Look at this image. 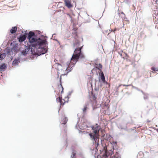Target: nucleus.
<instances>
[{"label": "nucleus", "mask_w": 158, "mask_h": 158, "mask_svg": "<svg viewBox=\"0 0 158 158\" xmlns=\"http://www.w3.org/2000/svg\"><path fill=\"white\" fill-rule=\"evenodd\" d=\"M74 65L73 63H71V62L70 63L67 62L62 63L61 64L56 63L54 64V66L55 68L57 70V73L60 74V84L58 85V88L55 90L56 93L59 94L63 93L64 89L62 84L61 77L63 75L67 74L71 70L70 69Z\"/></svg>", "instance_id": "f257e3e1"}, {"label": "nucleus", "mask_w": 158, "mask_h": 158, "mask_svg": "<svg viewBox=\"0 0 158 158\" xmlns=\"http://www.w3.org/2000/svg\"><path fill=\"white\" fill-rule=\"evenodd\" d=\"M73 45L74 47H77V48L74 50L73 54L71 58V63H73V64L74 65L78 60L79 58H84V55L81 52V49L83 46L79 47L80 44L79 40H76Z\"/></svg>", "instance_id": "f03ea898"}, {"label": "nucleus", "mask_w": 158, "mask_h": 158, "mask_svg": "<svg viewBox=\"0 0 158 158\" xmlns=\"http://www.w3.org/2000/svg\"><path fill=\"white\" fill-rule=\"evenodd\" d=\"M92 129L94 131L93 132L90 133L89 135L91 140L93 141L95 145V146L97 147L99 144V133L100 128L97 124L95 126L92 127Z\"/></svg>", "instance_id": "7ed1b4c3"}, {"label": "nucleus", "mask_w": 158, "mask_h": 158, "mask_svg": "<svg viewBox=\"0 0 158 158\" xmlns=\"http://www.w3.org/2000/svg\"><path fill=\"white\" fill-rule=\"evenodd\" d=\"M29 42L32 44L33 47H36L38 45L41 46L45 44L46 40H42L40 38L37 39L36 37L34 36L28 39Z\"/></svg>", "instance_id": "20e7f679"}, {"label": "nucleus", "mask_w": 158, "mask_h": 158, "mask_svg": "<svg viewBox=\"0 0 158 158\" xmlns=\"http://www.w3.org/2000/svg\"><path fill=\"white\" fill-rule=\"evenodd\" d=\"M69 99L68 96L65 97L63 98L61 96H59V97L56 98V101L60 103V105L61 106L67 103L69 101Z\"/></svg>", "instance_id": "39448f33"}, {"label": "nucleus", "mask_w": 158, "mask_h": 158, "mask_svg": "<svg viewBox=\"0 0 158 158\" xmlns=\"http://www.w3.org/2000/svg\"><path fill=\"white\" fill-rule=\"evenodd\" d=\"M64 2L65 6L69 8H70L72 7V5L71 3L70 0H64Z\"/></svg>", "instance_id": "423d86ee"}, {"label": "nucleus", "mask_w": 158, "mask_h": 158, "mask_svg": "<svg viewBox=\"0 0 158 158\" xmlns=\"http://www.w3.org/2000/svg\"><path fill=\"white\" fill-rule=\"evenodd\" d=\"M107 154V152L106 151L105 154L103 155L102 157L100 155H98L97 156V158H108L109 157L110 158V156H109V155H108Z\"/></svg>", "instance_id": "0eeeda50"}, {"label": "nucleus", "mask_w": 158, "mask_h": 158, "mask_svg": "<svg viewBox=\"0 0 158 158\" xmlns=\"http://www.w3.org/2000/svg\"><path fill=\"white\" fill-rule=\"evenodd\" d=\"M40 47L39 48H38V51H41L40 54H44L46 52H47V50L46 48H40Z\"/></svg>", "instance_id": "6e6552de"}, {"label": "nucleus", "mask_w": 158, "mask_h": 158, "mask_svg": "<svg viewBox=\"0 0 158 158\" xmlns=\"http://www.w3.org/2000/svg\"><path fill=\"white\" fill-rule=\"evenodd\" d=\"M27 37V36L26 35H23L20 36L19 38V42H22L24 41Z\"/></svg>", "instance_id": "1a4fd4ad"}, {"label": "nucleus", "mask_w": 158, "mask_h": 158, "mask_svg": "<svg viewBox=\"0 0 158 158\" xmlns=\"http://www.w3.org/2000/svg\"><path fill=\"white\" fill-rule=\"evenodd\" d=\"M6 68V65L3 63L0 65V70L1 71H4Z\"/></svg>", "instance_id": "9d476101"}, {"label": "nucleus", "mask_w": 158, "mask_h": 158, "mask_svg": "<svg viewBox=\"0 0 158 158\" xmlns=\"http://www.w3.org/2000/svg\"><path fill=\"white\" fill-rule=\"evenodd\" d=\"M17 30V27H13L10 30V32L11 34L15 33Z\"/></svg>", "instance_id": "9b49d317"}, {"label": "nucleus", "mask_w": 158, "mask_h": 158, "mask_svg": "<svg viewBox=\"0 0 158 158\" xmlns=\"http://www.w3.org/2000/svg\"><path fill=\"white\" fill-rule=\"evenodd\" d=\"M90 100L91 101H94L95 102H96V98L95 97V96L93 94H92L91 95L90 97Z\"/></svg>", "instance_id": "f8f14e48"}, {"label": "nucleus", "mask_w": 158, "mask_h": 158, "mask_svg": "<svg viewBox=\"0 0 158 158\" xmlns=\"http://www.w3.org/2000/svg\"><path fill=\"white\" fill-rule=\"evenodd\" d=\"M34 36L35 33L34 32L32 31H30L28 34L27 38L29 39V38L33 37Z\"/></svg>", "instance_id": "ddd939ff"}, {"label": "nucleus", "mask_w": 158, "mask_h": 158, "mask_svg": "<svg viewBox=\"0 0 158 158\" xmlns=\"http://www.w3.org/2000/svg\"><path fill=\"white\" fill-rule=\"evenodd\" d=\"M96 65L97 66L95 67L94 69H93L92 70H94V69H97L100 70L102 68V66L101 64H96Z\"/></svg>", "instance_id": "4468645a"}, {"label": "nucleus", "mask_w": 158, "mask_h": 158, "mask_svg": "<svg viewBox=\"0 0 158 158\" xmlns=\"http://www.w3.org/2000/svg\"><path fill=\"white\" fill-rule=\"evenodd\" d=\"M101 79L102 81L104 83L105 81V78L103 72H102L101 73Z\"/></svg>", "instance_id": "2eb2a0df"}, {"label": "nucleus", "mask_w": 158, "mask_h": 158, "mask_svg": "<svg viewBox=\"0 0 158 158\" xmlns=\"http://www.w3.org/2000/svg\"><path fill=\"white\" fill-rule=\"evenodd\" d=\"M19 62L18 60L15 59L13 62L12 64L14 66L16 65Z\"/></svg>", "instance_id": "dca6fc26"}, {"label": "nucleus", "mask_w": 158, "mask_h": 158, "mask_svg": "<svg viewBox=\"0 0 158 158\" xmlns=\"http://www.w3.org/2000/svg\"><path fill=\"white\" fill-rule=\"evenodd\" d=\"M6 56L5 54V53H3L0 55V60H2Z\"/></svg>", "instance_id": "f3484780"}, {"label": "nucleus", "mask_w": 158, "mask_h": 158, "mask_svg": "<svg viewBox=\"0 0 158 158\" xmlns=\"http://www.w3.org/2000/svg\"><path fill=\"white\" fill-rule=\"evenodd\" d=\"M63 120H64L63 123H62V124H66L68 120V119L66 118L65 117L64 118V119H63Z\"/></svg>", "instance_id": "a211bd4d"}, {"label": "nucleus", "mask_w": 158, "mask_h": 158, "mask_svg": "<svg viewBox=\"0 0 158 158\" xmlns=\"http://www.w3.org/2000/svg\"><path fill=\"white\" fill-rule=\"evenodd\" d=\"M151 69L152 71H158V69L154 67H152Z\"/></svg>", "instance_id": "6ab92c4d"}, {"label": "nucleus", "mask_w": 158, "mask_h": 158, "mask_svg": "<svg viewBox=\"0 0 158 158\" xmlns=\"http://www.w3.org/2000/svg\"><path fill=\"white\" fill-rule=\"evenodd\" d=\"M27 51H26V50H23L22 51V54H23L24 55H26L27 54Z\"/></svg>", "instance_id": "aec40b11"}, {"label": "nucleus", "mask_w": 158, "mask_h": 158, "mask_svg": "<svg viewBox=\"0 0 158 158\" xmlns=\"http://www.w3.org/2000/svg\"><path fill=\"white\" fill-rule=\"evenodd\" d=\"M118 153L115 154V155L112 158H118Z\"/></svg>", "instance_id": "412c9836"}, {"label": "nucleus", "mask_w": 158, "mask_h": 158, "mask_svg": "<svg viewBox=\"0 0 158 158\" xmlns=\"http://www.w3.org/2000/svg\"><path fill=\"white\" fill-rule=\"evenodd\" d=\"M72 154V156H73V157L75 156L76 154V152L75 151H74L73 152Z\"/></svg>", "instance_id": "4be33fe9"}, {"label": "nucleus", "mask_w": 158, "mask_h": 158, "mask_svg": "<svg viewBox=\"0 0 158 158\" xmlns=\"http://www.w3.org/2000/svg\"><path fill=\"white\" fill-rule=\"evenodd\" d=\"M87 109V107H85L83 109V111L84 112H85L86 111Z\"/></svg>", "instance_id": "5701e85b"}, {"label": "nucleus", "mask_w": 158, "mask_h": 158, "mask_svg": "<svg viewBox=\"0 0 158 158\" xmlns=\"http://www.w3.org/2000/svg\"><path fill=\"white\" fill-rule=\"evenodd\" d=\"M121 85H123V86H129V85H119V87H120Z\"/></svg>", "instance_id": "b1692460"}, {"label": "nucleus", "mask_w": 158, "mask_h": 158, "mask_svg": "<svg viewBox=\"0 0 158 158\" xmlns=\"http://www.w3.org/2000/svg\"><path fill=\"white\" fill-rule=\"evenodd\" d=\"M121 14L122 15V16H123L124 17L125 16V14L123 12H122L121 13Z\"/></svg>", "instance_id": "393cba45"}, {"label": "nucleus", "mask_w": 158, "mask_h": 158, "mask_svg": "<svg viewBox=\"0 0 158 158\" xmlns=\"http://www.w3.org/2000/svg\"><path fill=\"white\" fill-rule=\"evenodd\" d=\"M116 30H117V29H116V28H115V29H114L113 30V32H114V31H116Z\"/></svg>", "instance_id": "a878e982"}, {"label": "nucleus", "mask_w": 158, "mask_h": 158, "mask_svg": "<svg viewBox=\"0 0 158 158\" xmlns=\"http://www.w3.org/2000/svg\"><path fill=\"white\" fill-rule=\"evenodd\" d=\"M156 131L158 132V129H156Z\"/></svg>", "instance_id": "bb28decb"}, {"label": "nucleus", "mask_w": 158, "mask_h": 158, "mask_svg": "<svg viewBox=\"0 0 158 158\" xmlns=\"http://www.w3.org/2000/svg\"><path fill=\"white\" fill-rule=\"evenodd\" d=\"M67 15H69V14H68Z\"/></svg>", "instance_id": "cd10ccee"}]
</instances>
